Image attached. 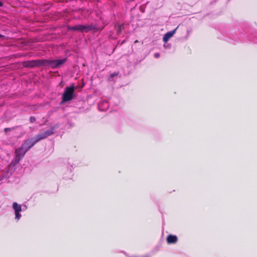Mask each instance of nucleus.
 I'll use <instances>...</instances> for the list:
<instances>
[{
    "label": "nucleus",
    "mask_w": 257,
    "mask_h": 257,
    "mask_svg": "<svg viewBox=\"0 0 257 257\" xmlns=\"http://www.w3.org/2000/svg\"><path fill=\"white\" fill-rule=\"evenodd\" d=\"M125 41H123L121 42V44H123L124 43Z\"/></svg>",
    "instance_id": "17"
},
{
    "label": "nucleus",
    "mask_w": 257,
    "mask_h": 257,
    "mask_svg": "<svg viewBox=\"0 0 257 257\" xmlns=\"http://www.w3.org/2000/svg\"><path fill=\"white\" fill-rule=\"evenodd\" d=\"M177 28L173 31H169L166 33L163 36V41L165 42H167L170 38H171L175 34Z\"/></svg>",
    "instance_id": "9"
},
{
    "label": "nucleus",
    "mask_w": 257,
    "mask_h": 257,
    "mask_svg": "<svg viewBox=\"0 0 257 257\" xmlns=\"http://www.w3.org/2000/svg\"><path fill=\"white\" fill-rule=\"evenodd\" d=\"M108 107L109 104L106 100H102L98 104V108L100 111H105Z\"/></svg>",
    "instance_id": "8"
},
{
    "label": "nucleus",
    "mask_w": 257,
    "mask_h": 257,
    "mask_svg": "<svg viewBox=\"0 0 257 257\" xmlns=\"http://www.w3.org/2000/svg\"><path fill=\"white\" fill-rule=\"evenodd\" d=\"M36 119L35 117L34 116H31L30 118V121L31 123H33L35 121H36Z\"/></svg>",
    "instance_id": "12"
},
{
    "label": "nucleus",
    "mask_w": 257,
    "mask_h": 257,
    "mask_svg": "<svg viewBox=\"0 0 257 257\" xmlns=\"http://www.w3.org/2000/svg\"><path fill=\"white\" fill-rule=\"evenodd\" d=\"M27 152L24 149L21 147L18 149H16L15 150V158L14 161L16 164L19 163L20 160L24 156L25 154Z\"/></svg>",
    "instance_id": "5"
},
{
    "label": "nucleus",
    "mask_w": 257,
    "mask_h": 257,
    "mask_svg": "<svg viewBox=\"0 0 257 257\" xmlns=\"http://www.w3.org/2000/svg\"><path fill=\"white\" fill-rule=\"evenodd\" d=\"M138 42H139V41H138V40H136V41H135V43H138Z\"/></svg>",
    "instance_id": "16"
},
{
    "label": "nucleus",
    "mask_w": 257,
    "mask_h": 257,
    "mask_svg": "<svg viewBox=\"0 0 257 257\" xmlns=\"http://www.w3.org/2000/svg\"><path fill=\"white\" fill-rule=\"evenodd\" d=\"M13 208L15 211V219L19 220L21 217V214L20 212L22 210V206L17 202H14L13 204Z\"/></svg>",
    "instance_id": "7"
},
{
    "label": "nucleus",
    "mask_w": 257,
    "mask_h": 257,
    "mask_svg": "<svg viewBox=\"0 0 257 257\" xmlns=\"http://www.w3.org/2000/svg\"><path fill=\"white\" fill-rule=\"evenodd\" d=\"M160 56V53H156L155 54H154V57L156 58H159Z\"/></svg>",
    "instance_id": "13"
},
{
    "label": "nucleus",
    "mask_w": 257,
    "mask_h": 257,
    "mask_svg": "<svg viewBox=\"0 0 257 257\" xmlns=\"http://www.w3.org/2000/svg\"><path fill=\"white\" fill-rule=\"evenodd\" d=\"M144 257H149V256L148 255H146V256H145Z\"/></svg>",
    "instance_id": "19"
},
{
    "label": "nucleus",
    "mask_w": 257,
    "mask_h": 257,
    "mask_svg": "<svg viewBox=\"0 0 257 257\" xmlns=\"http://www.w3.org/2000/svg\"><path fill=\"white\" fill-rule=\"evenodd\" d=\"M54 127H53L51 128L50 129L47 130L43 133L39 134L36 137V140H38V142H39V141H40L41 140H43L44 139L47 138L48 137H49L54 134Z\"/></svg>",
    "instance_id": "6"
},
{
    "label": "nucleus",
    "mask_w": 257,
    "mask_h": 257,
    "mask_svg": "<svg viewBox=\"0 0 257 257\" xmlns=\"http://www.w3.org/2000/svg\"><path fill=\"white\" fill-rule=\"evenodd\" d=\"M2 5H3V4H2V3L0 1V7H1V6H2Z\"/></svg>",
    "instance_id": "15"
},
{
    "label": "nucleus",
    "mask_w": 257,
    "mask_h": 257,
    "mask_svg": "<svg viewBox=\"0 0 257 257\" xmlns=\"http://www.w3.org/2000/svg\"><path fill=\"white\" fill-rule=\"evenodd\" d=\"M121 27H122V26H121V25H119L117 26V34L118 35L120 34L121 33Z\"/></svg>",
    "instance_id": "11"
},
{
    "label": "nucleus",
    "mask_w": 257,
    "mask_h": 257,
    "mask_svg": "<svg viewBox=\"0 0 257 257\" xmlns=\"http://www.w3.org/2000/svg\"><path fill=\"white\" fill-rule=\"evenodd\" d=\"M38 142L36 138H32L25 141V142L21 146V148L27 152L30 148H31L35 144Z\"/></svg>",
    "instance_id": "4"
},
{
    "label": "nucleus",
    "mask_w": 257,
    "mask_h": 257,
    "mask_svg": "<svg viewBox=\"0 0 257 257\" xmlns=\"http://www.w3.org/2000/svg\"><path fill=\"white\" fill-rule=\"evenodd\" d=\"M97 27L95 25H77L74 26H68V29L69 30L78 31L80 32H88L91 30L96 29Z\"/></svg>",
    "instance_id": "3"
},
{
    "label": "nucleus",
    "mask_w": 257,
    "mask_h": 257,
    "mask_svg": "<svg viewBox=\"0 0 257 257\" xmlns=\"http://www.w3.org/2000/svg\"><path fill=\"white\" fill-rule=\"evenodd\" d=\"M66 58L61 59H55V60H41L39 62L37 61H33L31 62H27V65L26 66H29L30 67H34L38 64L48 66L52 68H58L61 65H62L66 61Z\"/></svg>",
    "instance_id": "1"
},
{
    "label": "nucleus",
    "mask_w": 257,
    "mask_h": 257,
    "mask_svg": "<svg viewBox=\"0 0 257 257\" xmlns=\"http://www.w3.org/2000/svg\"><path fill=\"white\" fill-rule=\"evenodd\" d=\"M117 74V73H114L112 74L111 75V76L112 77H113V76H116Z\"/></svg>",
    "instance_id": "14"
},
{
    "label": "nucleus",
    "mask_w": 257,
    "mask_h": 257,
    "mask_svg": "<svg viewBox=\"0 0 257 257\" xmlns=\"http://www.w3.org/2000/svg\"><path fill=\"white\" fill-rule=\"evenodd\" d=\"M167 241L168 243H175L177 241V237L176 235H169L167 238Z\"/></svg>",
    "instance_id": "10"
},
{
    "label": "nucleus",
    "mask_w": 257,
    "mask_h": 257,
    "mask_svg": "<svg viewBox=\"0 0 257 257\" xmlns=\"http://www.w3.org/2000/svg\"><path fill=\"white\" fill-rule=\"evenodd\" d=\"M74 92L75 86L74 84H71L70 86L66 87L62 94V99L61 104L72 100L75 97Z\"/></svg>",
    "instance_id": "2"
},
{
    "label": "nucleus",
    "mask_w": 257,
    "mask_h": 257,
    "mask_svg": "<svg viewBox=\"0 0 257 257\" xmlns=\"http://www.w3.org/2000/svg\"><path fill=\"white\" fill-rule=\"evenodd\" d=\"M2 37H3V36H2V35H1L0 34V38H2Z\"/></svg>",
    "instance_id": "18"
}]
</instances>
